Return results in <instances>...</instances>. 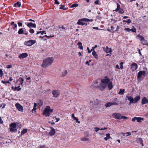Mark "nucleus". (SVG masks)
<instances>
[{
  "label": "nucleus",
  "mask_w": 148,
  "mask_h": 148,
  "mask_svg": "<svg viewBox=\"0 0 148 148\" xmlns=\"http://www.w3.org/2000/svg\"><path fill=\"white\" fill-rule=\"evenodd\" d=\"M53 61V57H49L45 59L43 61L41 66L42 67H46L50 65Z\"/></svg>",
  "instance_id": "1"
},
{
  "label": "nucleus",
  "mask_w": 148,
  "mask_h": 148,
  "mask_svg": "<svg viewBox=\"0 0 148 148\" xmlns=\"http://www.w3.org/2000/svg\"><path fill=\"white\" fill-rule=\"evenodd\" d=\"M128 100L130 101L129 105H131L132 103H136L138 102L140 99V96L138 95L135 97L134 98L131 96L127 97Z\"/></svg>",
  "instance_id": "2"
},
{
  "label": "nucleus",
  "mask_w": 148,
  "mask_h": 148,
  "mask_svg": "<svg viewBox=\"0 0 148 148\" xmlns=\"http://www.w3.org/2000/svg\"><path fill=\"white\" fill-rule=\"evenodd\" d=\"M17 124L16 123H12L10 125V132H12L17 131V129L16 128V127Z\"/></svg>",
  "instance_id": "3"
},
{
  "label": "nucleus",
  "mask_w": 148,
  "mask_h": 148,
  "mask_svg": "<svg viewBox=\"0 0 148 148\" xmlns=\"http://www.w3.org/2000/svg\"><path fill=\"white\" fill-rule=\"evenodd\" d=\"M50 110V107L49 106H47L43 112V115H45L46 117L49 116L50 115L49 113Z\"/></svg>",
  "instance_id": "4"
},
{
  "label": "nucleus",
  "mask_w": 148,
  "mask_h": 148,
  "mask_svg": "<svg viewBox=\"0 0 148 148\" xmlns=\"http://www.w3.org/2000/svg\"><path fill=\"white\" fill-rule=\"evenodd\" d=\"M138 37L140 38V40L142 44L143 45H146L147 43V41L145 40L144 37L140 35H138Z\"/></svg>",
  "instance_id": "5"
},
{
  "label": "nucleus",
  "mask_w": 148,
  "mask_h": 148,
  "mask_svg": "<svg viewBox=\"0 0 148 148\" xmlns=\"http://www.w3.org/2000/svg\"><path fill=\"white\" fill-rule=\"evenodd\" d=\"M112 116L115 119L119 120L122 119V116L121 114L119 113H114L112 114Z\"/></svg>",
  "instance_id": "6"
},
{
  "label": "nucleus",
  "mask_w": 148,
  "mask_h": 148,
  "mask_svg": "<svg viewBox=\"0 0 148 148\" xmlns=\"http://www.w3.org/2000/svg\"><path fill=\"white\" fill-rule=\"evenodd\" d=\"M35 41L33 40H29L24 42V44L26 45L30 46L34 44Z\"/></svg>",
  "instance_id": "7"
},
{
  "label": "nucleus",
  "mask_w": 148,
  "mask_h": 148,
  "mask_svg": "<svg viewBox=\"0 0 148 148\" xmlns=\"http://www.w3.org/2000/svg\"><path fill=\"white\" fill-rule=\"evenodd\" d=\"M144 120V118L142 117H135L132 119V121L133 122L135 121L136 120L137 122L139 123H141L142 121Z\"/></svg>",
  "instance_id": "8"
},
{
  "label": "nucleus",
  "mask_w": 148,
  "mask_h": 148,
  "mask_svg": "<svg viewBox=\"0 0 148 148\" xmlns=\"http://www.w3.org/2000/svg\"><path fill=\"white\" fill-rule=\"evenodd\" d=\"M110 82V79L108 78L107 76L105 77L104 79H102L101 80V83H103L104 84H106Z\"/></svg>",
  "instance_id": "9"
},
{
  "label": "nucleus",
  "mask_w": 148,
  "mask_h": 148,
  "mask_svg": "<svg viewBox=\"0 0 148 148\" xmlns=\"http://www.w3.org/2000/svg\"><path fill=\"white\" fill-rule=\"evenodd\" d=\"M119 104V103L117 102H109L107 103L105 105V106L106 107H109L112 105H118Z\"/></svg>",
  "instance_id": "10"
},
{
  "label": "nucleus",
  "mask_w": 148,
  "mask_h": 148,
  "mask_svg": "<svg viewBox=\"0 0 148 148\" xmlns=\"http://www.w3.org/2000/svg\"><path fill=\"white\" fill-rule=\"evenodd\" d=\"M106 87V84L101 83L99 84L98 86V88L101 90H103Z\"/></svg>",
  "instance_id": "11"
},
{
  "label": "nucleus",
  "mask_w": 148,
  "mask_h": 148,
  "mask_svg": "<svg viewBox=\"0 0 148 148\" xmlns=\"http://www.w3.org/2000/svg\"><path fill=\"white\" fill-rule=\"evenodd\" d=\"M145 72L144 71H140L138 74L137 79H138L140 78L142 75H145Z\"/></svg>",
  "instance_id": "12"
},
{
  "label": "nucleus",
  "mask_w": 148,
  "mask_h": 148,
  "mask_svg": "<svg viewBox=\"0 0 148 148\" xmlns=\"http://www.w3.org/2000/svg\"><path fill=\"white\" fill-rule=\"evenodd\" d=\"M131 67L132 69V71H134L137 69L138 65L137 64L134 62L131 65Z\"/></svg>",
  "instance_id": "13"
},
{
  "label": "nucleus",
  "mask_w": 148,
  "mask_h": 148,
  "mask_svg": "<svg viewBox=\"0 0 148 148\" xmlns=\"http://www.w3.org/2000/svg\"><path fill=\"white\" fill-rule=\"evenodd\" d=\"M15 106L16 108L19 111L22 112L23 111V107L19 103H16L15 104Z\"/></svg>",
  "instance_id": "14"
},
{
  "label": "nucleus",
  "mask_w": 148,
  "mask_h": 148,
  "mask_svg": "<svg viewBox=\"0 0 148 148\" xmlns=\"http://www.w3.org/2000/svg\"><path fill=\"white\" fill-rule=\"evenodd\" d=\"M28 55V54L27 53H22L19 55L18 58L21 59H23L27 57Z\"/></svg>",
  "instance_id": "15"
},
{
  "label": "nucleus",
  "mask_w": 148,
  "mask_h": 148,
  "mask_svg": "<svg viewBox=\"0 0 148 148\" xmlns=\"http://www.w3.org/2000/svg\"><path fill=\"white\" fill-rule=\"evenodd\" d=\"M27 26L29 28H30V27L36 28V24L35 23L33 24L31 22L28 23L27 24Z\"/></svg>",
  "instance_id": "16"
},
{
  "label": "nucleus",
  "mask_w": 148,
  "mask_h": 148,
  "mask_svg": "<svg viewBox=\"0 0 148 148\" xmlns=\"http://www.w3.org/2000/svg\"><path fill=\"white\" fill-rule=\"evenodd\" d=\"M90 102L92 103L93 104H98L100 103L101 102L99 100L97 99H96L95 100H94V101H91Z\"/></svg>",
  "instance_id": "17"
},
{
  "label": "nucleus",
  "mask_w": 148,
  "mask_h": 148,
  "mask_svg": "<svg viewBox=\"0 0 148 148\" xmlns=\"http://www.w3.org/2000/svg\"><path fill=\"white\" fill-rule=\"evenodd\" d=\"M128 134V135H131V134L130 132H127L125 133H119L118 134V135L121 136V137H122L123 136H125V135Z\"/></svg>",
  "instance_id": "18"
},
{
  "label": "nucleus",
  "mask_w": 148,
  "mask_h": 148,
  "mask_svg": "<svg viewBox=\"0 0 148 148\" xmlns=\"http://www.w3.org/2000/svg\"><path fill=\"white\" fill-rule=\"evenodd\" d=\"M56 133L55 130L52 127H51V129L49 132V134L50 136L53 135Z\"/></svg>",
  "instance_id": "19"
},
{
  "label": "nucleus",
  "mask_w": 148,
  "mask_h": 148,
  "mask_svg": "<svg viewBox=\"0 0 148 148\" xmlns=\"http://www.w3.org/2000/svg\"><path fill=\"white\" fill-rule=\"evenodd\" d=\"M148 103V100L145 97H144L142 99V104L143 105L147 103Z\"/></svg>",
  "instance_id": "20"
},
{
  "label": "nucleus",
  "mask_w": 148,
  "mask_h": 148,
  "mask_svg": "<svg viewBox=\"0 0 148 148\" xmlns=\"http://www.w3.org/2000/svg\"><path fill=\"white\" fill-rule=\"evenodd\" d=\"M108 87L109 90H111L113 88L112 83V82H110L108 85Z\"/></svg>",
  "instance_id": "21"
},
{
  "label": "nucleus",
  "mask_w": 148,
  "mask_h": 148,
  "mask_svg": "<svg viewBox=\"0 0 148 148\" xmlns=\"http://www.w3.org/2000/svg\"><path fill=\"white\" fill-rule=\"evenodd\" d=\"M104 51L107 53L109 52L111 53L112 51L111 48H109L107 46L106 47V48L104 49Z\"/></svg>",
  "instance_id": "22"
},
{
  "label": "nucleus",
  "mask_w": 148,
  "mask_h": 148,
  "mask_svg": "<svg viewBox=\"0 0 148 148\" xmlns=\"http://www.w3.org/2000/svg\"><path fill=\"white\" fill-rule=\"evenodd\" d=\"M83 21H82V19H79L77 23L79 25H85V23H83Z\"/></svg>",
  "instance_id": "23"
},
{
  "label": "nucleus",
  "mask_w": 148,
  "mask_h": 148,
  "mask_svg": "<svg viewBox=\"0 0 148 148\" xmlns=\"http://www.w3.org/2000/svg\"><path fill=\"white\" fill-rule=\"evenodd\" d=\"M14 5L15 7H20L21 6V3L20 2L18 1L16 3H15Z\"/></svg>",
  "instance_id": "24"
},
{
  "label": "nucleus",
  "mask_w": 148,
  "mask_h": 148,
  "mask_svg": "<svg viewBox=\"0 0 148 148\" xmlns=\"http://www.w3.org/2000/svg\"><path fill=\"white\" fill-rule=\"evenodd\" d=\"M82 21L85 22H92L93 21L92 19H89L86 18H83L82 19Z\"/></svg>",
  "instance_id": "25"
},
{
  "label": "nucleus",
  "mask_w": 148,
  "mask_h": 148,
  "mask_svg": "<svg viewBox=\"0 0 148 148\" xmlns=\"http://www.w3.org/2000/svg\"><path fill=\"white\" fill-rule=\"evenodd\" d=\"M92 55L94 56V57L96 59H97L98 58V55L97 54L95 50H93L92 52Z\"/></svg>",
  "instance_id": "26"
},
{
  "label": "nucleus",
  "mask_w": 148,
  "mask_h": 148,
  "mask_svg": "<svg viewBox=\"0 0 148 148\" xmlns=\"http://www.w3.org/2000/svg\"><path fill=\"white\" fill-rule=\"evenodd\" d=\"M77 45L79 46V48L81 50H82L83 49V47L82 46V43L80 42H79L77 43Z\"/></svg>",
  "instance_id": "27"
},
{
  "label": "nucleus",
  "mask_w": 148,
  "mask_h": 148,
  "mask_svg": "<svg viewBox=\"0 0 148 148\" xmlns=\"http://www.w3.org/2000/svg\"><path fill=\"white\" fill-rule=\"evenodd\" d=\"M106 137L104 138V139L105 140H107L110 138V134H106Z\"/></svg>",
  "instance_id": "28"
},
{
  "label": "nucleus",
  "mask_w": 148,
  "mask_h": 148,
  "mask_svg": "<svg viewBox=\"0 0 148 148\" xmlns=\"http://www.w3.org/2000/svg\"><path fill=\"white\" fill-rule=\"evenodd\" d=\"M98 82L97 81L95 82L92 85L95 88H98V86L99 85H98Z\"/></svg>",
  "instance_id": "29"
},
{
  "label": "nucleus",
  "mask_w": 148,
  "mask_h": 148,
  "mask_svg": "<svg viewBox=\"0 0 148 148\" xmlns=\"http://www.w3.org/2000/svg\"><path fill=\"white\" fill-rule=\"evenodd\" d=\"M138 142L142 146H143V140L141 138H139L138 139Z\"/></svg>",
  "instance_id": "30"
},
{
  "label": "nucleus",
  "mask_w": 148,
  "mask_h": 148,
  "mask_svg": "<svg viewBox=\"0 0 148 148\" xmlns=\"http://www.w3.org/2000/svg\"><path fill=\"white\" fill-rule=\"evenodd\" d=\"M117 8L115 10H114L113 11H116V12H117L121 8H120V5L118 3H117Z\"/></svg>",
  "instance_id": "31"
},
{
  "label": "nucleus",
  "mask_w": 148,
  "mask_h": 148,
  "mask_svg": "<svg viewBox=\"0 0 148 148\" xmlns=\"http://www.w3.org/2000/svg\"><path fill=\"white\" fill-rule=\"evenodd\" d=\"M60 9H62L64 10H66L68 9V8H66L65 7L64 5H61V7L60 8Z\"/></svg>",
  "instance_id": "32"
},
{
  "label": "nucleus",
  "mask_w": 148,
  "mask_h": 148,
  "mask_svg": "<svg viewBox=\"0 0 148 148\" xmlns=\"http://www.w3.org/2000/svg\"><path fill=\"white\" fill-rule=\"evenodd\" d=\"M18 33L19 34H23V31L22 28H21L19 30Z\"/></svg>",
  "instance_id": "33"
},
{
  "label": "nucleus",
  "mask_w": 148,
  "mask_h": 148,
  "mask_svg": "<svg viewBox=\"0 0 148 148\" xmlns=\"http://www.w3.org/2000/svg\"><path fill=\"white\" fill-rule=\"evenodd\" d=\"M27 129H23L21 132V134H23L26 133L27 132Z\"/></svg>",
  "instance_id": "34"
},
{
  "label": "nucleus",
  "mask_w": 148,
  "mask_h": 148,
  "mask_svg": "<svg viewBox=\"0 0 148 148\" xmlns=\"http://www.w3.org/2000/svg\"><path fill=\"white\" fill-rule=\"evenodd\" d=\"M119 11V14H122L124 13V11L123 9L122 8L120 9L118 11Z\"/></svg>",
  "instance_id": "35"
},
{
  "label": "nucleus",
  "mask_w": 148,
  "mask_h": 148,
  "mask_svg": "<svg viewBox=\"0 0 148 148\" xmlns=\"http://www.w3.org/2000/svg\"><path fill=\"white\" fill-rule=\"evenodd\" d=\"M81 140L83 141H87L88 140V138L85 137H83L81 138Z\"/></svg>",
  "instance_id": "36"
},
{
  "label": "nucleus",
  "mask_w": 148,
  "mask_h": 148,
  "mask_svg": "<svg viewBox=\"0 0 148 148\" xmlns=\"http://www.w3.org/2000/svg\"><path fill=\"white\" fill-rule=\"evenodd\" d=\"M45 31H40L36 33V34L37 35L41 33L42 35H43L44 33L45 34H46V33H45Z\"/></svg>",
  "instance_id": "37"
},
{
  "label": "nucleus",
  "mask_w": 148,
  "mask_h": 148,
  "mask_svg": "<svg viewBox=\"0 0 148 148\" xmlns=\"http://www.w3.org/2000/svg\"><path fill=\"white\" fill-rule=\"evenodd\" d=\"M53 97L56 98L59 95V93H52Z\"/></svg>",
  "instance_id": "38"
},
{
  "label": "nucleus",
  "mask_w": 148,
  "mask_h": 148,
  "mask_svg": "<svg viewBox=\"0 0 148 148\" xmlns=\"http://www.w3.org/2000/svg\"><path fill=\"white\" fill-rule=\"evenodd\" d=\"M78 6V4H77V3H75V4H72L71 6L70 7L71 8H72L77 7Z\"/></svg>",
  "instance_id": "39"
},
{
  "label": "nucleus",
  "mask_w": 148,
  "mask_h": 148,
  "mask_svg": "<svg viewBox=\"0 0 148 148\" xmlns=\"http://www.w3.org/2000/svg\"><path fill=\"white\" fill-rule=\"evenodd\" d=\"M123 22L127 23L128 24H129L131 22V21L130 19H128L127 21L123 20Z\"/></svg>",
  "instance_id": "40"
},
{
  "label": "nucleus",
  "mask_w": 148,
  "mask_h": 148,
  "mask_svg": "<svg viewBox=\"0 0 148 148\" xmlns=\"http://www.w3.org/2000/svg\"><path fill=\"white\" fill-rule=\"evenodd\" d=\"M20 86H18L17 87H15L14 88V90H17L18 91H19L21 89V88H20Z\"/></svg>",
  "instance_id": "41"
},
{
  "label": "nucleus",
  "mask_w": 148,
  "mask_h": 148,
  "mask_svg": "<svg viewBox=\"0 0 148 148\" xmlns=\"http://www.w3.org/2000/svg\"><path fill=\"white\" fill-rule=\"evenodd\" d=\"M67 73V71L66 70L64 72L62 73V76H64L66 75Z\"/></svg>",
  "instance_id": "42"
},
{
  "label": "nucleus",
  "mask_w": 148,
  "mask_h": 148,
  "mask_svg": "<svg viewBox=\"0 0 148 148\" xmlns=\"http://www.w3.org/2000/svg\"><path fill=\"white\" fill-rule=\"evenodd\" d=\"M29 32L31 34H33L34 32V30L32 28H30Z\"/></svg>",
  "instance_id": "43"
},
{
  "label": "nucleus",
  "mask_w": 148,
  "mask_h": 148,
  "mask_svg": "<svg viewBox=\"0 0 148 148\" xmlns=\"http://www.w3.org/2000/svg\"><path fill=\"white\" fill-rule=\"evenodd\" d=\"M5 103H2L0 105V107H2V108H5Z\"/></svg>",
  "instance_id": "44"
},
{
  "label": "nucleus",
  "mask_w": 148,
  "mask_h": 148,
  "mask_svg": "<svg viewBox=\"0 0 148 148\" xmlns=\"http://www.w3.org/2000/svg\"><path fill=\"white\" fill-rule=\"evenodd\" d=\"M124 30L125 31L128 32H130L131 31V29L128 28H126Z\"/></svg>",
  "instance_id": "45"
},
{
  "label": "nucleus",
  "mask_w": 148,
  "mask_h": 148,
  "mask_svg": "<svg viewBox=\"0 0 148 148\" xmlns=\"http://www.w3.org/2000/svg\"><path fill=\"white\" fill-rule=\"evenodd\" d=\"M3 71L2 69H0V77H2L3 75Z\"/></svg>",
  "instance_id": "46"
},
{
  "label": "nucleus",
  "mask_w": 148,
  "mask_h": 148,
  "mask_svg": "<svg viewBox=\"0 0 148 148\" xmlns=\"http://www.w3.org/2000/svg\"><path fill=\"white\" fill-rule=\"evenodd\" d=\"M87 49L88 50V52L89 53H90L92 51V49H91V50H90L89 48L88 47H87Z\"/></svg>",
  "instance_id": "47"
},
{
  "label": "nucleus",
  "mask_w": 148,
  "mask_h": 148,
  "mask_svg": "<svg viewBox=\"0 0 148 148\" xmlns=\"http://www.w3.org/2000/svg\"><path fill=\"white\" fill-rule=\"evenodd\" d=\"M36 110V107L33 108V109L32 110V112L33 113H34V112H36L35 111Z\"/></svg>",
  "instance_id": "48"
},
{
  "label": "nucleus",
  "mask_w": 148,
  "mask_h": 148,
  "mask_svg": "<svg viewBox=\"0 0 148 148\" xmlns=\"http://www.w3.org/2000/svg\"><path fill=\"white\" fill-rule=\"evenodd\" d=\"M131 31H132L133 32H136V29L135 28H134V29H131Z\"/></svg>",
  "instance_id": "49"
},
{
  "label": "nucleus",
  "mask_w": 148,
  "mask_h": 148,
  "mask_svg": "<svg viewBox=\"0 0 148 148\" xmlns=\"http://www.w3.org/2000/svg\"><path fill=\"white\" fill-rule=\"evenodd\" d=\"M1 82L2 83H3L4 84H5L6 83H10L9 81L5 82L4 81H2Z\"/></svg>",
  "instance_id": "50"
},
{
  "label": "nucleus",
  "mask_w": 148,
  "mask_h": 148,
  "mask_svg": "<svg viewBox=\"0 0 148 148\" xmlns=\"http://www.w3.org/2000/svg\"><path fill=\"white\" fill-rule=\"evenodd\" d=\"M99 130H100V128L98 127H96L95 128V130L96 132H97Z\"/></svg>",
  "instance_id": "51"
},
{
  "label": "nucleus",
  "mask_w": 148,
  "mask_h": 148,
  "mask_svg": "<svg viewBox=\"0 0 148 148\" xmlns=\"http://www.w3.org/2000/svg\"><path fill=\"white\" fill-rule=\"evenodd\" d=\"M125 90L124 89H120L119 92H124Z\"/></svg>",
  "instance_id": "52"
},
{
  "label": "nucleus",
  "mask_w": 148,
  "mask_h": 148,
  "mask_svg": "<svg viewBox=\"0 0 148 148\" xmlns=\"http://www.w3.org/2000/svg\"><path fill=\"white\" fill-rule=\"evenodd\" d=\"M45 146V145H40L38 146L39 148H44Z\"/></svg>",
  "instance_id": "53"
},
{
  "label": "nucleus",
  "mask_w": 148,
  "mask_h": 148,
  "mask_svg": "<svg viewBox=\"0 0 148 148\" xmlns=\"http://www.w3.org/2000/svg\"><path fill=\"white\" fill-rule=\"evenodd\" d=\"M12 66V65H7L6 66V67L7 68L9 69L11 68Z\"/></svg>",
  "instance_id": "54"
},
{
  "label": "nucleus",
  "mask_w": 148,
  "mask_h": 148,
  "mask_svg": "<svg viewBox=\"0 0 148 148\" xmlns=\"http://www.w3.org/2000/svg\"><path fill=\"white\" fill-rule=\"evenodd\" d=\"M122 119H123V120H125L127 119L128 118L125 116H122Z\"/></svg>",
  "instance_id": "55"
},
{
  "label": "nucleus",
  "mask_w": 148,
  "mask_h": 148,
  "mask_svg": "<svg viewBox=\"0 0 148 148\" xmlns=\"http://www.w3.org/2000/svg\"><path fill=\"white\" fill-rule=\"evenodd\" d=\"M55 3L58 5L60 3L58 1V0H55Z\"/></svg>",
  "instance_id": "56"
},
{
  "label": "nucleus",
  "mask_w": 148,
  "mask_h": 148,
  "mask_svg": "<svg viewBox=\"0 0 148 148\" xmlns=\"http://www.w3.org/2000/svg\"><path fill=\"white\" fill-rule=\"evenodd\" d=\"M99 3V1L98 0H96L94 2V3L95 4H98Z\"/></svg>",
  "instance_id": "57"
},
{
  "label": "nucleus",
  "mask_w": 148,
  "mask_h": 148,
  "mask_svg": "<svg viewBox=\"0 0 148 148\" xmlns=\"http://www.w3.org/2000/svg\"><path fill=\"white\" fill-rule=\"evenodd\" d=\"M18 26L20 27L22 26V23L20 22H18Z\"/></svg>",
  "instance_id": "58"
},
{
  "label": "nucleus",
  "mask_w": 148,
  "mask_h": 148,
  "mask_svg": "<svg viewBox=\"0 0 148 148\" xmlns=\"http://www.w3.org/2000/svg\"><path fill=\"white\" fill-rule=\"evenodd\" d=\"M75 120H76V122H77L79 123H80V122L78 121V119L77 118H75Z\"/></svg>",
  "instance_id": "59"
},
{
  "label": "nucleus",
  "mask_w": 148,
  "mask_h": 148,
  "mask_svg": "<svg viewBox=\"0 0 148 148\" xmlns=\"http://www.w3.org/2000/svg\"><path fill=\"white\" fill-rule=\"evenodd\" d=\"M119 101L117 99H114L113 102H117L119 103Z\"/></svg>",
  "instance_id": "60"
},
{
  "label": "nucleus",
  "mask_w": 148,
  "mask_h": 148,
  "mask_svg": "<svg viewBox=\"0 0 148 148\" xmlns=\"http://www.w3.org/2000/svg\"><path fill=\"white\" fill-rule=\"evenodd\" d=\"M71 117L73 118L74 120H75V118H76L74 116V114L73 113L72 114Z\"/></svg>",
  "instance_id": "61"
},
{
  "label": "nucleus",
  "mask_w": 148,
  "mask_h": 148,
  "mask_svg": "<svg viewBox=\"0 0 148 148\" xmlns=\"http://www.w3.org/2000/svg\"><path fill=\"white\" fill-rule=\"evenodd\" d=\"M19 80H20V81L21 82H23V81H24V79H23L21 78V77H20L19 78Z\"/></svg>",
  "instance_id": "62"
},
{
  "label": "nucleus",
  "mask_w": 148,
  "mask_h": 148,
  "mask_svg": "<svg viewBox=\"0 0 148 148\" xmlns=\"http://www.w3.org/2000/svg\"><path fill=\"white\" fill-rule=\"evenodd\" d=\"M97 45H95V47H92V50L93 51L94 50L93 49H95V48H97Z\"/></svg>",
  "instance_id": "63"
},
{
  "label": "nucleus",
  "mask_w": 148,
  "mask_h": 148,
  "mask_svg": "<svg viewBox=\"0 0 148 148\" xmlns=\"http://www.w3.org/2000/svg\"><path fill=\"white\" fill-rule=\"evenodd\" d=\"M17 27V25L16 24H14V26L13 27V29H15Z\"/></svg>",
  "instance_id": "64"
}]
</instances>
